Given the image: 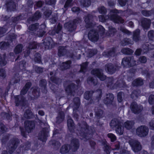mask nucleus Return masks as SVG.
Returning a JSON list of instances; mask_svg holds the SVG:
<instances>
[{
  "label": "nucleus",
  "instance_id": "obj_13",
  "mask_svg": "<svg viewBox=\"0 0 154 154\" xmlns=\"http://www.w3.org/2000/svg\"><path fill=\"white\" fill-rule=\"evenodd\" d=\"M130 107L132 112L135 114L141 113L143 109L142 106L138 105L135 101H133L131 103Z\"/></svg>",
  "mask_w": 154,
  "mask_h": 154
},
{
  "label": "nucleus",
  "instance_id": "obj_2",
  "mask_svg": "<svg viewBox=\"0 0 154 154\" xmlns=\"http://www.w3.org/2000/svg\"><path fill=\"white\" fill-rule=\"evenodd\" d=\"M123 12L122 10H118L115 8L110 10V14L108 15V17L115 23L122 24L124 23L125 20L118 14Z\"/></svg>",
  "mask_w": 154,
  "mask_h": 154
},
{
  "label": "nucleus",
  "instance_id": "obj_44",
  "mask_svg": "<svg viewBox=\"0 0 154 154\" xmlns=\"http://www.w3.org/2000/svg\"><path fill=\"white\" fill-rule=\"evenodd\" d=\"M65 118V115L64 112L61 111L59 114L58 116L56 117V122L60 123L62 122Z\"/></svg>",
  "mask_w": 154,
  "mask_h": 154
},
{
  "label": "nucleus",
  "instance_id": "obj_26",
  "mask_svg": "<svg viewBox=\"0 0 154 154\" xmlns=\"http://www.w3.org/2000/svg\"><path fill=\"white\" fill-rule=\"evenodd\" d=\"M151 21L150 19L144 18L141 21L142 27L144 30H148L150 27Z\"/></svg>",
  "mask_w": 154,
  "mask_h": 154
},
{
  "label": "nucleus",
  "instance_id": "obj_17",
  "mask_svg": "<svg viewBox=\"0 0 154 154\" xmlns=\"http://www.w3.org/2000/svg\"><path fill=\"white\" fill-rule=\"evenodd\" d=\"M52 38L50 37H46L44 39L43 44L46 49H50L54 48L55 44L53 42Z\"/></svg>",
  "mask_w": 154,
  "mask_h": 154
},
{
  "label": "nucleus",
  "instance_id": "obj_30",
  "mask_svg": "<svg viewBox=\"0 0 154 154\" xmlns=\"http://www.w3.org/2000/svg\"><path fill=\"white\" fill-rule=\"evenodd\" d=\"M67 126L68 130L71 133H74L75 131V126L73 120L71 118L67 120Z\"/></svg>",
  "mask_w": 154,
  "mask_h": 154
},
{
  "label": "nucleus",
  "instance_id": "obj_63",
  "mask_svg": "<svg viewBox=\"0 0 154 154\" xmlns=\"http://www.w3.org/2000/svg\"><path fill=\"white\" fill-rule=\"evenodd\" d=\"M131 40L129 38H125L121 42L122 46H125L131 44Z\"/></svg>",
  "mask_w": 154,
  "mask_h": 154
},
{
  "label": "nucleus",
  "instance_id": "obj_48",
  "mask_svg": "<svg viewBox=\"0 0 154 154\" xmlns=\"http://www.w3.org/2000/svg\"><path fill=\"white\" fill-rule=\"evenodd\" d=\"M26 5L29 8H26L25 10V11L27 14L31 13V12H29V8L32 9L33 8L34 5V2L33 0H27Z\"/></svg>",
  "mask_w": 154,
  "mask_h": 154
},
{
  "label": "nucleus",
  "instance_id": "obj_36",
  "mask_svg": "<svg viewBox=\"0 0 154 154\" xmlns=\"http://www.w3.org/2000/svg\"><path fill=\"white\" fill-rule=\"evenodd\" d=\"M74 103V110H78L81 104V101L80 98L78 97H75L73 99Z\"/></svg>",
  "mask_w": 154,
  "mask_h": 154
},
{
  "label": "nucleus",
  "instance_id": "obj_47",
  "mask_svg": "<svg viewBox=\"0 0 154 154\" xmlns=\"http://www.w3.org/2000/svg\"><path fill=\"white\" fill-rule=\"evenodd\" d=\"M23 48V45L21 44H18L15 47L14 52L15 54H19L22 52Z\"/></svg>",
  "mask_w": 154,
  "mask_h": 154
},
{
  "label": "nucleus",
  "instance_id": "obj_20",
  "mask_svg": "<svg viewBox=\"0 0 154 154\" xmlns=\"http://www.w3.org/2000/svg\"><path fill=\"white\" fill-rule=\"evenodd\" d=\"M62 29V25L60 23H59L57 26L56 25H55L54 26L53 29L49 30L48 31V33L50 35L54 36L56 34H60L61 32Z\"/></svg>",
  "mask_w": 154,
  "mask_h": 154
},
{
  "label": "nucleus",
  "instance_id": "obj_45",
  "mask_svg": "<svg viewBox=\"0 0 154 154\" xmlns=\"http://www.w3.org/2000/svg\"><path fill=\"white\" fill-rule=\"evenodd\" d=\"M38 46H39L37 42L32 41L29 43L27 48L29 50L35 49Z\"/></svg>",
  "mask_w": 154,
  "mask_h": 154
},
{
  "label": "nucleus",
  "instance_id": "obj_5",
  "mask_svg": "<svg viewBox=\"0 0 154 154\" xmlns=\"http://www.w3.org/2000/svg\"><path fill=\"white\" fill-rule=\"evenodd\" d=\"M122 124V122L119 120L115 118L112 120L109 125L111 127L115 128L116 133L121 135L123 134L124 132V127Z\"/></svg>",
  "mask_w": 154,
  "mask_h": 154
},
{
  "label": "nucleus",
  "instance_id": "obj_46",
  "mask_svg": "<svg viewBox=\"0 0 154 154\" xmlns=\"http://www.w3.org/2000/svg\"><path fill=\"white\" fill-rule=\"evenodd\" d=\"M152 46L151 44L146 43L143 44L142 46V48L144 53H147L150 50H151L152 49Z\"/></svg>",
  "mask_w": 154,
  "mask_h": 154
},
{
  "label": "nucleus",
  "instance_id": "obj_4",
  "mask_svg": "<svg viewBox=\"0 0 154 154\" xmlns=\"http://www.w3.org/2000/svg\"><path fill=\"white\" fill-rule=\"evenodd\" d=\"M20 143L19 139L17 137H13L9 140L7 145V150H4L1 154H13L18 147Z\"/></svg>",
  "mask_w": 154,
  "mask_h": 154
},
{
  "label": "nucleus",
  "instance_id": "obj_40",
  "mask_svg": "<svg viewBox=\"0 0 154 154\" xmlns=\"http://www.w3.org/2000/svg\"><path fill=\"white\" fill-rule=\"evenodd\" d=\"M32 94L35 98L38 99L40 95V89L38 87H36L32 90Z\"/></svg>",
  "mask_w": 154,
  "mask_h": 154
},
{
  "label": "nucleus",
  "instance_id": "obj_57",
  "mask_svg": "<svg viewBox=\"0 0 154 154\" xmlns=\"http://www.w3.org/2000/svg\"><path fill=\"white\" fill-rule=\"evenodd\" d=\"M81 3L83 7H88L91 5V0H81Z\"/></svg>",
  "mask_w": 154,
  "mask_h": 154
},
{
  "label": "nucleus",
  "instance_id": "obj_39",
  "mask_svg": "<svg viewBox=\"0 0 154 154\" xmlns=\"http://www.w3.org/2000/svg\"><path fill=\"white\" fill-rule=\"evenodd\" d=\"M88 64L89 63L87 61L82 63L80 65L81 68L79 72L83 74H85L87 70Z\"/></svg>",
  "mask_w": 154,
  "mask_h": 154
},
{
  "label": "nucleus",
  "instance_id": "obj_1",
  "mask_svg": "<svg viewBox=\"0 0 154 154\" xmlns=\"http://www.w3.org/2000/svg\"><path fill=\"white\" fill-rule=\"evenodd\" d=\"M97 94L95 98H92L93 94L94 93L93 91H86L84 94V98L87 100H89V103L95 104L98 103L101 100L103 95V91L101 89H98L96 91Z\"/></svg>",
  "mask_w": 154,
  "mask_h": 154
},
{
  "label": "nucleus",
  "instance_id": "obj_37",
  "mask_svg": "<svg viewBox=\"0 0 154 154\" xmlns=\"http://www.w3.org/2000/svg\"><path fill=\"white\" fill-rule=\"evenodd\" d=\"M134 122L133 120H127L124 123V127L127 130H130L132 129Z\"/></svg>",
  "mask_w": 154,
  "mask_h": 154
},
{
  "label": "nucleus",
  "instance_id": "obj_60",
  "mask_svg": "<svg viewBox=\"0 0 154 154\" xmlns=\"http://www.w3.org/2000/svg\"><path fill=\"white\" fill-rule=\"evenodd\" d=\"M147 36L150 41H153L154 39V31L150 30L148 32Z\"/></svg>",
  "mask_w": 154,
  "mask_h": 154
},
{
  "label": "nucleus",
  "instance_id": "obj_43",
  "mask_svg": "<svg viewBox=\"0 0 154 154\" xmlns=\"http://www.w3.org/2000/svg\"><path fill=\"white\" fill-rule=\"evenodd\" d=\"M6 53H4L3 54L2 57L0 54V66H5L7 64V62L6 60Z\"/></svg>",
  "mask_w": 154,
  "mask_h": 154
},
{
  "label": "nucleus",
  "instance_id": "obj_64",
  "mask_svg": "<svg viewBox=\"0 0 154 154\" xmlns=\"http://www.w3.org/2000/svg\"><path fill=\"white\" fill-rule=\"evenodd\" d=\"M107 136L110 139V141L112 142H115L117 138L116 136L112 133H108L107 135Z\"/></svg>",
  "mask_w": 154,
  "mask_h": 154
},
{
  "label": "nucleus",
  "instance_id": "obj_51",
  "mask_svg": "<svg viewBox=\"0 0 154 154\" xmlns=\"http://www.w3.org/2000/svg\"><path fill=\"white\" fill-rule=\"evenodd\" d=\"M140 93V91L139 89L133 90L131 94V97L132 99L135 98H137Z\"/></svg>",
  "mask_w": 154,
  "mask_h": 154
},
{
  "label": "nucleus",
  "instance_id": "obj_24",
  "mask_svg": "<svg viewBox=\"0 0 154 154\" xmlns=\"http://www.w3.org/2000/svg\"><path fill=\"white\" fill-rule=\"evenodd\" d=\"M42 14L39 11H36L33 15L27 19L28 21L35 22L38 21L41 17Z\"/></svg>",
  "mask_w": 154,
  "mask_h": 154
},
{
  "label": "nucleus",
  "instance_id": "obj_52",
  "mask_svg": "<svg viewBox=\"0 0 154 154\" xmlns=\"http://www.w3.org/2000/svg\"><path fill=\"white\" fill-rule=\"evenodd\" d=\"M104 111L101 109H98L95 112V115L97 118L100 119L103 117Z\"/></svg>",
  "mask_w": 154,
  "mask_h": 154
},
{
  "label": "nucleus",
  "instance_id": "obj_32",
  "mask_svg": "<svg viewBox=\"0 0 154 154\" xmlns=\"http://www.w3.org/2000/svg\"><path fill=\"white\" fill-rule=\"evenodd\" d=\"M71 148V146L67 143L63 145L60 149V152L62 154H65L69 152Z\"/></svg>",
  "mask_w": 154,
  "mask_h": 154
},
{
  "label": "nucleus",
  "instance_id": "obj_10",
  "mask_svg": "<svg viewBox=\"0 0 154 154\" xmlns=\"http://www.w3.org/2000/svg\"><path fill=\"white\" fill-rule=\"evenodd\" d=\"M91 73L92 75L97 77L101 81H104L106 78V76L104 75L101 69H94L91 70Z\"/></svg>",
  "mask_w": 154,
  "mask_h": 154
},
{
  "label": "nucleus",
  "instance_id": "obj_19",
  "mask_svg": "<svg viewBox=\"0 0 154 154\" xmlns=\"http://www.w3.org/2000/svg\"><path fill=\"white\" fill-rule=\"evenodd\" d=\"M133 59V57H128L124 58L122 60L121 64L123 67L129 68L133 66L134 65L131 63Z\"/></svg>",
  "mask_w": 154,
  "mask_h": 154
},
{
  "label": "nucleus",
  "instance_id": "obj_25",
  "mask_svg": "<svg viewBox=\"0 0 154 154\" xmlns=\"http://www.w3.org/2000/svg\"><path fill=\"white\" fill-rule=\"evenodd\" d=\"M116 48L113 47L110 48L109 50L107 51H104L103 52V56L107 57H114L116 55Z\"/></svg>",
  "mask_w": 154,
  "mask_h": 154
},
{
  "label": "nucleus",
  "instance_id": "obj_23",
  "mask_svg": "<svg viewBox=\"0 0 154 154\" xmlns=\"http://www.w3.org/2000/svg\"><path fill=\"white\" fill-rule=\"evenodd\" d=\"M71 144L72 150L73 152H76L80 146V142L79 140L76 138L72 139L71 140Z\"/></svg>",
  "mask_w": 154,
  "mask_h": 154
},
{
  "label": "nucleus",
  "instance_id": "obj_61",
  "mask_svg": "<svg viewBox=\"0 0 154 154\" xmlns=\"http://www.w3.org/2000/svg\"><path fill=\"white\" fill-rule=\"evenodd\" d=\"M124 95V93L122 91L119 92L117 95V101L119 103H121L123 101L122 96Z\"/></svg>",
  "mask_w": 154,
  "mask_h": 154
},
{
  "label": "nucleus",
  "instance_id": "obj_15",
  "mask_svg": "<svg viewBox=\"0 0 154 154\" xmlns=\"http://www.w3.org/2000/svg\"><path fill=\"white\" fill-rule=\"evenodd\" d=\"M129 143L134 152H138L141 150V146L138 140L132 139L129 140Z\"/></svg>",
  "mask_w": 154,
  "mask_h": 154
},
{
  "label": "nucleus",
  "instance_id": "obj_42",
  "mask_svg": "<svg viewBox=\"0 0 154 154\" xmlns=\"http://www.w3.org/2000/svg\"><path fill=\"white\" fill-rule=\"evenodd\" d=\"M66 49L63 46H59L58 50V55L59 57L64 56L66 53Z\"/></svg>",
  "mask_w": 154,
  "mask_h": 154
},
{
  "label": "nucleus",
  "instance_id": "obj_11",
  "mask_svg": "<svg viewBox=\"0 0 154 154\" xmlns=\"http://www.w3.org/2000/svg\"><path fill=\"white\" fill-rule=\"evenodd\" d=\"M99 35L97 30L94 29H91L88 34V39L93 42H97L99 39Z\"/></svg>",
  "mask_w": 154,
  "mask_h": 154
},
{
  "label": "nucleus",
  "instance_id": "obj_38",
  "mask_svg": "<svg viewBox=\"0 0 154 154\" xmlns=\"http://www.w3.org/2000/svg\"><path fill=\"white\" fill-rule=\"evenodd\" d=\"M24 117L28 119L33 118L34 117L33 113L30 109H26L24 112Z\"/></svg>",
  "mask_w": 154,
  "mask_h": 154
},
{
  "label": "nucleus",
  "instance_id": "obj_50",
  "mask_svg": "<svg viewBox=\"0 0 154 154\" xmlns=\"http://www.w3.org/2000/svg\"><path fill=\"white\" fill-rule=\"evenodd\" d=\"M48 144L50 145H52L55 148L57 149L59 148L60 145V143L55 140H52L49 141Z\"/></svg>",
  "mask_w": 154,
  "mask_h": 154
},
{
  "label": "nucleus",
  "instance_id": "obj_33",
  "mask_svg": "<svg viewBox=\"0 0 154 154\" xmlns=\"http://www.w3.org/2000/svg\"><path fill=\"white\" fill-rule=\"evenodd\" d=\"M64 27L69 31L72 32L76 29L77 25H75L74 24L71 22H69L64 24Z\"/></svg>",
  "mask_w": 154,
  "mask_h": 154
},
{
  "label": "nucleus",
  "instance_id": "obj_27",
  "mask_svg": "<svg viewBox=\"0 0 154 154\" xmlns=\"http://www.w3.org/2000/svg\"><path fill=\"white\" fill-rule=\"evenodd\" d=\"M46 26L45 24H42L39 26L38 30L37 31L36 35L39 37H43L46 33Z\"/></svg>",
  "mask_w": 154,
  "mask_h": 154
},
{
  "label": "nucleus",
  "instance_id": "obj_55",
  "mask_svg": "<svg viewBox=\"0 0 154 154\" xmlns=\"http://www.w3.org/2000/svg\"><path fill=\"white\" fill-rule=\"evenodd\" d=\"M10 45V43L8 42L2 41L0 42V49L5 50Z\"/></svg>",
  "mask_w": 154,
  "mask_h": 154
},
{
  "label": "nucleus",
  "instance_id": "obj_53",
  "mask_svg": "<svg viewBox=\"0 0 154 154\" xmlns=\"http://www.w3.org/2000/svg\"><path fill=\"white\" fill-rule=\"evenodd\" d=\"M34 60L35 62L37 63H42L41 55L40 53L37 52L35 54Z\"/></svg>",
  "mask_w": 154,
  "mask_h": 154
},
{
  "label": "nucleus",
  "instance_id": "obj_56",
  "mask_svg": "<svg viewBox=\"0 0 154 154\" xmlns=\"http://www.w3.org/2000/svg\"><path fill=\"white\" fill-rule=\"evenodd\" d=\"M44 4V2L42 1L39 0L36 2L34 6V9L35 10L38 8L42 7Z\"/></svg>",
  "mask_w": 154,
  "mask_h": 154
},
{
  "label": "nucleus",
  "instance_id": "obj_14",
  "mask_svg": "<svg viewBox=\"0 0 154 154\" xmlns=\"http://www.w3.org/2000/svg\"><path fill=\"white\" fill-rule=\"evenodd\" d=\"M83 125L84 126L81 128L80 134L83 139L88 140L89 139V135L90 134L89 132V125L86 122Z\"/></svg>",
  "mask_w": 154,
  "mask_h": 154
},
{
  "label": "nucleus",
  "instance_id": "obj_18",
  "mask_svg": "<svg viewBox=\"0 0 154 154\" xmlns=\"http://www.w3.org/2000/svg\"><path fill=\"white\" fill-rule=\"evenodd\" d=\"M114 99V95L111 93H107L106 97L103 100L104 103L106 105H112Z\"/></svg>",
  "mask_w": 154,
  "mask_h": 154
},
{
  "label": "nucleus",
  "instance_id": "obj_59",
  "mask_svg": "<svg viewBox=\"0 0 154 154\" xmlns=\"http://www.w3.org/2000/svg\"><path fill=\"white\" fill-rule=\"evenodd\" d=\"M50 79L51 81L53 83L58 84L59 82L60 79L56 77L55 75L51 76Z\"/></svg>",
  "mask_w": 154,
  "mask_h": 154
},
{
  "label": "nucleus",
  "instance_id": "obj_6",
  "mask_svg": "<svg viewBox=\"0 0 154 154\" xmlns=\"http://www.w3.org/2000/svg\"><path fill=\"white\" fill-rule=\"evenodd\" d=\"M14 103L16 106L24 107L26 105L27 100L26 97L21 95H16L14 96Z\"/></svg>",
  "mask_w": 154,
  "mask_h": 154
},
{
  "label": "nucleus",
  "instance_id": "obj_35",
  "mask_svg": "<svg viewBox=\"0 0 154 154\" xmlns=\"http://www.w3.org/2000/svg\"><path fill=\"white\" fill-rule=\"evenodd\" d=\"M71 60H68L65 62H63L60 65V67L62 71H64L70 68L72 64Z\"/></svg>",
  "mask_w": 154,
  "mask_h": 154
},
{
  "label": "nucleus",
  "instance_id": "obj_12",
  "mask_svg": "<svg viewBox=\"0 0 154 154\" xmlns=\"http://www.w3.org/2000/svg\"><path fill=\"white\" fill-rule=\"evenodd\" d=\"M149 131V129L147 126L142 125L138 127L137 128L136 133L139 137H144L148 134Z\"/></svg>",
  "mask_w": 154,
  "mask_h": 154
},
{
  "label": "nucleus",
  "instance_id": "obj_54",
  "mask_svg": "<svg viewBox=\"0 0 154 154\" xmlns=\"http://www.w3.org/2000/svg\"><path fill=\"white\" fill-rule=\"evenodd\" d=\"M154 11L152 10H143L141 11L142 14L144 16L149 17L153 14Z\"/></svg>",
  "mask_w": 154,
  "mask_h": 154
},
{
  "label": "nucleus",
  "instance_id": "obj_16",
  "mask_svg": "<svg viewBox=\"0 0 154 154\" xmlns=\"http://www.w3.org/2000/svg\"><path fill=\"white\" fill-rule=\"evenodd\" d=\"M5 5L8 12L15 11H17V5L14 0H6Z\"/></svg>",
  "mask_w": 154,
  "mask_h": 154
},
{
  "label": "nucleus",
  "instance_id": "obj_28",
  "mask_svg": "<svg viewBox=\"0 0 154 154\" xmlns=\"http://www.w3.org/2000/svg\"><path fill=\"white\" fill-rule=\"evenodd\" d=\"M144 80L141 77H138L134 80L132 82V85L134 87H139L144 84Z\"/></svg>",
  "mask_w": 154,
  "mask_h": 154
},
{
  "label": "nucleus",
  "instance_id": "obj_9",
  "mask_svg": "<svg viewBox=\"0 0 154 154\" xmlns=\"http://www.w3.org/2000/svg\"><path fill=\"white\" fill-rule=\"evenodd\" d=\"M36 122L35 120H26L24 122V128L26 132L29 133L34 129Z\"/></svg>",
  "mask_w": 154,
  "mask_h": 154
},
{
  "label": "nucleus",
  "instance_id": "obj_62",
  "mask_svg": "<svg viewBox=\"0 0 154 154\" xmlns=\"http://www.w3.org/2000/svg\"><path fill=\"white\" fill-rule=\"evenodd\" d=\"M52 13V10L48 8L45 9L43 12V14L46 17H48L51 15Z\"/></svg>",
  "mask_w": 154,
  "mask_h": 154
},
{
  "label": "nucleus",
  "instance_id": "obj_8",
  "mask_svg": "<svg viewBox=\"0 0 154 154\" xmlns=\"http://www.w3.org/2000/svg\"><path fill=\"white\" fill-rule=\"evenodd\" d=\"M105 69L106 72L109 74H113L116 71L119 70L120 67L118 65H114L111 63H107L106 64Z\"/></svg>",
  "mask_w": 154,
  "mask_h": 154
},
{
  "label": "nucleus",
  "instance_id": "obj_22",
  "mask_svg": "<svg viewBox=\"0 0 154 154\" xmlns=\"http://www.w3.org/2000/svg\"><path fill=\"white\" fill-rule=\"evenodd\" d=\"M46 128H43L39 134L38 139L42 142H45L47 139L48 132Z\"/></svg>",
  "mask_w": 154,
  "mask_h": 154
},
{
  "label": "nucleus",
  "instance_id": "obj_7",
  "mask_svg": "<svg viewBox=\"0 0 154 154\" xmlns=\"http://www.w3.org/2000/svg\"><path fill=\"white\" fill-rule=\"evenodd\" d=\"M78 85L74 83H71L66 86H64L65 90L67 94L74 96L78 89Z\"/></svg>",
  "mask_w": 154,
  "mask_h": 154
},
{
  "label": "nucleus",
  "instance_id": "obj_3",
  "mask_svg": "<svg viewBox=\"0 0 154 154\" xmlns=\"http://www.w3.org/2000/svg\"><path fill=\"white\" fill-rule=\"evenodd\" d=\"M106 86L108 88L112 90H122L127 87L126 82L123 79L118 80L116 83H114L113 79H111L107 82Z\"/></svg>",
  "mask_w": 154,
  "mask_h": 154
},
{
  "label": "nucleus",
  "instance_id": "obj_31",
  "mask_svg": "<svg viewBox=\"0 0 154 154\" xmlns=\"http://www.w3.org/2000/svg\"><path fill=\"white\" fill-rule=\"evenodd\" d=\"M39 26V23H38L30 25L28 27V29L33 32H29V34L32 35H35V32L38 29Z\"/></svg>",
  "mask_w": 154,
  "mask_h": 154
},
{
  "label": "nucleus",
  "instance_id": "obj_21",
  "mask_svg": "<svg viewBox=\"0 0 154 154\" xmlns=\"http://www.w3.org/2000/svg\"><path fill=\"white\" fill-rule=\"evenodd\" d=\"M93 16L91 14H88L85 16L84 21L86 27L87 28H90L93 27Z\"/></svg>",
  "mask_w": 154,
  "mask_h": 154
},
{
  "label": "nucleus",
  "instance_id": "obj_58",
  "mask_svg": "<svg viewBox=\"0 0 154 154\" xmlns=\"http://www.w3.org/2000/svg\"><path fill=\"white\" fill-rule=\"evenodd\" d=\"M97 51L96 50L90 49L89 50L88 53V56L91 58L97 54Z\"/></svg>",
  "mask_w": 154,
  "mask_h": 154
},
{
  "label": "nucleus",
  "instance_id": "obj_34",
  "mask_svg": "<svg viewBox=\"0 0 154 154\" xmlns=\"http://www.w3.org/2000/svg\"><path fill=\"white\" fill-rule=\"evenodd\" d=\"M140 30L139 29H137L133 32L132 39L135 42H137L140 40Z\"/></svg>",
  "mask_w": 154,
  "mask_h": 154
},
{
  "label": "nucleus",
  "instance_id": "obj_49",
  "mask_svg": "<svg viewBox=\"0 0 154 154\" xmlns=\"http://www.w3.org/2000/svg\"><path fill=\"white\" fill-rule=\"evenodd\" d=\"M121 52L123 54L127 55H131L134 52L132 49L128 48H122L121 50Z\"/></svg>",
  "mask_w": 154,
  "mask_h": 154
},
{
  "label": "nucleus",
  "instance_id": "obj_29",
  "mask_svg": "<svg viewBox=\"0 0 154 154\" xmlns=\"http://www.w3.org/2000/svg\"><path fill=\"white\" fill-rule=\"evenodd\" d=\"M47 83L45 79H42L39 82V86L42 88V92L43 94H46L48 92Z\"/></svg>",
  "mask_w": 154,
  "mask_h": 154
},
{
  "label": "nucleus",
  "instance_id": "obj_41",
  "mask_svg": "<svg viewBox=\"0 0 154 154\" xmlns=\"http://www.w3.org/2000/svg\"><path fill=\"white\" fill-rule=\"evenodd\" d=\"M1 115L5 120L9 121L12 120V115L11 113L2 112L1 113Z\"/></svg>",
  "mask_w": 154,
  "mask_h": 154
}]
</instances>
